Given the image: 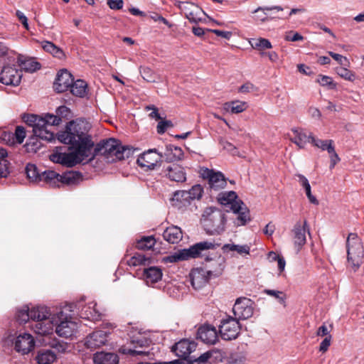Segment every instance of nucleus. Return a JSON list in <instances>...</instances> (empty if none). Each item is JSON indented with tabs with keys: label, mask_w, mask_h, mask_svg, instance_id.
Masks as SVG:
<instances>
[{
	"label": "nucleus",
	"mask_w": 364,
	"mask_h": 364,
	"mask_svg": "<svg viewBox=\"0 0 364 364\" xmlns=\"http://www.w3.org/2000/svg\"><path fill=\"white\" fill-rule=\"evenodd\" d=\"M203 193V188L200 184L192 186L189 191H178L174 193V198L178 201L190 202L192 200H199Z\"/></svg>",
	"instance_id": "20"
},
{
	"label": "nucleus",
	"mask_w": 364,
	"mask_h": 364,
	"mask_svg": "<svg viewBox=\"0 0 364 364\" xmlns=\"http://www.w3.org/2000/svg\"><path fill=\"white\" fill-rule=\"evenodd\" d=\"M307 222L304 220V225H301V222H297L292 230L294 234V244L297 250L299 251L301 248L306 244V232Z\"/></svg>",
	"instance_id": "22"
},
{
	"label": "nucleus",
	"mask_w": 364,
	"mask_h": 364,
	"mask_svg": "<svg viewBox=\"0 0 364 364\" xmlns=\"http://www.w3.org/2000/svg\"><path fill=\"white\" fill-rule=\"evenodd\" d=\"M245 361V358L242 355L231 353L230 355H228L225 364H244Z\"/></svg>",
	"instance_id": "59"
},
{
	"label": "nucleus",
	"mask_w": 364,
	"mask_h": 364,
	"mask_svg": "<svg viewBox=\"0 0 364 364\" xmlns=\"http://www.w3.org/2000/svg\"><path fill=\"white\" fill-rule=\"evenodd\" d=\"M255 302L246 297H240L236 299L232 308L234 316L240 320L247 319L253 315Z\"/></svg>",
	"instance_id": "8"
},
{
	"label": "nucleus",
	"mask_w": 364,
	"mask_h": 364,
	"mask_svg": "<svg viewBox=\"0 0 364 364\" xmlns=\"http://www.w3.org/2000/svg\"><path fill=\"white\" fill-rule=\"evenodd\" d=\"M264 293L269 296L275 297L276 299H278L280 304L285 303L287 296L283 291L273 289H264Z\"/></svg>",
	"instance_id": "58"
},
{
	"label": "nucleus",
	"mask_w": 364,
	"mask_h": 364,
	"mask_svg": "<svg viewBox=\"0 0 364 364\" xmlns=\"http://www.w3.org/2000/svg\"><path fill=\"white\" fill-rule=\"evenodd\" d=\"M309 138L311 139V143L318 147L321 149L323 151L326 150L328 152L333 151V140H321L318 139H316L311 134L309 136Z\"/></svg>",
	"instance_id": "41"
},
{
	"label": "nucleus",
	"mask_w": 364,
	"mask_h": 364,
	"mask_svg": "<svg viewBox=\"0 0 364 364\" xmlns=\"http://www.w3.org/2000/svg\"><path fill=\"white\" fill-rule=\"evenodd\" d=\"M219 333L222 339L225 341H232L236 339L241 330V325L239 320L235 316L225 315L221 320L218 326Z\"/></svg>",
	"instance_id": "6"
},
{
	"label": "nucleus",
	"mask_w": 364,
	"mask_h": 364,
	"mask_svg": "<svg viewBox=\"0 0 364 364\" xmlns=\"http://www.w3.org/2000/svg\"><path fill=\"white\" fill-rule=\"evenodd\" d=\"M27 178L32 182L41 181V173L38 170L37 166L33 164H28L25 168Z\"/></svg>",
	"instance_id": "44"
},
{
	"label": "nucleus",
	"mask_w": 364,
	"mask_h": 364,
	"mask_svg": "<svg viewBox=\"0 0 364 364\" xmlns=\"http://www.w3.org/2000/svg\"><path fill=\"white\" fill-rule=\"evenodd\" d=\"M93 362L95 364H118L119 356L114 353L100 351L93 354Z\"/></svg>",
	"instance_id": "25"
},
{
	"label": "nucleus",
	"mask_w": 364,
	"mask_h": 364,
	"mask_svg": "<svg viewBox=\"0 0 364 364\" xmlns=\"http://www.w3.org/2000/svg\"><path fill=\"white\" fill-rule=\"evenodd\" d=\"M58 321H55V332L60 336L65 338L71 337L74 333L75 323L68 320L67 316L63 317V313L60 311L58 313Z\"/></svg>",
	"instance_id": "16"
},
{
	"label": "nucleus",
	"mask_w": 364,
	"mask_h": 364,
	"mask_svg": "<svg viewBox=\"0 0 364 364\" xmlns=\"http://www.w3.org/2000/svg\"><path fill=\"white\" fill-rule=\"evenodd\" d=\"M132 343L133 344H136V347H148L151 343V340L150 338L140 336L139 337L132 338Z\"/></svg>",
	"instance_id": "60"
},
{
	"label": "nucleus",
	"mask_w": 364,
	"mask_h": 364,
	"mask_svg": "<svg viewBox=\"0 0 364 364\" xmlns=\"http://www.w3.org/2000/svg\"><path fill=\"white\" fill-rule=\"evenodd\" d=\"M48 323L46 324L45 321H36L35 331L38 334L46 335L50 333V331L52 330L51 324L54 321L48 320Z\"/></svg>",
	"instance_id": "51"
},
{
	"label": "nucleus",
	"mask_w": 364,
	"mask_h": 364,
	"mask_svg": "<svg viewBox=\"0 0 364 364\" xmlns=\"http://www.w3.org/2000/svg\"><path fill=\"white\" fill-rule=\"evenodd\" d=\"M208 184L210 191H218L225 188L227 180L222 172L216 171L208 181Z\"/></svg>",
	"instance_id": "29"
},
{
	"label": "nucleus",
	"mask_w": 364,
	"mask_h": 364,
	"mask_svg": "<svg viewBox=\"0 0 364 364\" xmlns=\"http://www.w3.org/2000/svg\"><path fill=\"white\" fill-rule=\"evenodd\" d=\"M82 159L77 156L75 151H71L65 154L64 166L72 168L78 164L82 163Z\"/></svg>",
	"instance_id": "48"
},
{
	"label": "nucleus",
	"mask_w": 364,
	"mask_h": 364,
	"mask_svg": "<svg viewBox=\"0 0 364 364\" xmlns=\"http://www.w3.org/2000/svg\"><path fill=\"white\" fill-rule=\"evenodd\" d=\"M218 202L228 209H225L226 212L232 210L233 213L238 212L241 208V205H244V202L238 199V196L233 191L221 192L217 197Z\"/></svg>",
	"instance_id": "10"
},
{
	"label": "nucleus",
	"mask_w": 364,
	"mask_h": 364,
	"mask_svg": "<svg viewBox=\"0 0 364 364\" xmlns=\"http://www.w3.org/2000/svg\"><path fill=\"white\" fill-rule=\"evenodd\" d=\"M136 161L140 167L156 171H159L165 162L163 154L159 152L156 149L144 151Z\"/></svg>",
	"instance_id": "7"
},
{
	"label": "nucleus",
	"mask_w": 364,
	"mask_h": 364,
	"mask_svg": "<svg viewBox=\"0 0 364 364\" xmlns=\"http://www.w3.org/2000/svg\"><path fill=\"white\" fill-rule=\"evenodd\" d=\"M13 136H15L16 143L19 144H22L26 137L25 128L22 126H17Z\"/></svg>",
	"instance_id": "63"
},
{
	"label": "nucleus",
	"mask_w": 364,
	"mask_h": 364,
	"mask_svg": "<svg viewBox=\"0 0 364 364\" xmlns=\"http://www.w3.org/2000/svg\"><path fill=\"white\" fill-rule=\"evenodd\" d=\"M196 338L204 343L215 344L218 341V332L214 326L205 323L198 328Z\"/></svg>",
	"instance_id": "14"
},
{
	"label": "nucleus",
	"mask_w": 364,
	"mask_h": 364,
	"mask_svg": "<svg viewBox=\"0 0 364 364\" xmlns=\"http://www.w3.org/2000/svg\"><path fill=\"white\" fill-rule=\"evenodd\" d=\"M347 261L356 272L363 263L364 249L361 239L356 233H350L346 240Z\"/></svg>",
	"instance_id": "4"
},
{
	"label": "nucleus",
	"mask_w": 364,
	"mask_h": 364,
	"mask_svg": "<svg viewBox=\"0 0 364 364\" xmlns=\"http://www.w3.org/2000/svg\"><path fill=\"white\" fill-rule=\"evenodd\" d=\"M222 250L223 252H228L229 251H236L238 254L250 253V247L247 245H239L235 244H225L223 246Z\"/></svg>",
	"instance_id": "49"
},
{
	"label": "nucleus",
	"mask_w": 364,
	"mask_h": 364,
	"mask_svg": "<svg viewBox=\"0 0 364 364\" xmlns=\"http://www.w3.org/2000/svg\"><path fill=\"white\" fill-rule=\"evenodd\" d=\"M109 332L102 330H97L90 333L85 341V346L87 348L95 349L105 345L107 341Z\"/></svg>",
	"instance_id": "21"
},
{
	"label": "nucleus",
	"mask_w": 364,
	"mask_h": 364,
	"mask_svg": "<svg viewBox=\"0 0 364 364\" xmlns=\"http://www.w3.org/2000/svg\"><path fill=\"white\" fill-rule=\"evenodd\" d=\"M296 176L299 178V183L304 188L306 196H307L308 199L309 200L310 203H311L314 205H318V200L311 193V186L309 182V180L306 178V177H305L304 175L300 174V173L297 174Z\"/></svg>",
	"instance_id": "39"
},
{
	"label": "nucleus",
	"mask_w": 364,
	"mask_h": 364,
	"mask_svg": "<svg viewBox=\"0 0 364 364\" xmlns=\"http://www.w3.org/2000/svg\"><path fill=\"white\" fill-rule=\"evenodd\" d=\"M317 82L323 87H327L329 90H336L337 84L333 80L331 77L319 75Z\"/></svg>",
	"instance_id": "53"
},
{
	"label": "nucleus",
	"mask_w": 364,
	"mask_h": 364,
	"mask_svg": "<svg viewBox=\"0 0 364 364\" xmlns=\"http://www.w3.org/2000/svg\"><path fill=\"white\" fill-rule=\"evenodd\" d=\"M336 73L346 80L353 82L356 77L355 73L348 70L346 66H342L336 68Z\"/></svg>",
	"instance_id": "52"
},
{
	"label": "nucleus",
	"mask_w": 364,
	"mask_h": 364,
	"mask_svg": "<svg viewBox=\"0 0 364 364\" xmlns=\"http://www.w3.org/2000/svg\"><path fill=\"white\" fill-rule=\"evenodd\" d=\"M220 244L215 241H203L191 245L189 248L178 250L173 254L164 257L162 262L164 263H174L180 261L187 260L190 258H198L202 257V252L208 250H215Z\"/></svg>",
	"instance_id": "3"
},
{
	"label": "nucleus",
	"mask_w": 364,
	"mask_h": 364,
	"mask_svg": "<svg viewBox=\"0 0 364 364\" xmlns=\"http://www.w3.org/2000/svg\"><path fill=\"white\" fill-rule=\"evenodd\" d=\"M87 84L83 80H74L69 87L70 92L76 97H84L87 92Z\"/></svg>",
	"instance_id": "36"
},
{
	"label": "nucleus",
	"mask_w": 364,
	"mask_h": 364,
	"mask_svg": "<svg viewBox=\"0 0 364 364\" xmlns=\"http://www.w3.org/2000/svg\"><path fill=\"white\" fill-rule=\"evenodd\" d=\"M56 358L55 353L52 350L41 348L37 351L35 359L38 364H52Z\"/></svg>",
	"instance_id": "32"
},
{
	"label": "nucleus",
	"mask_w": 364,
	"mask_h": 364,
	"mask_svg": "<svg viewBox=\"0 0 364 364\" xmlns=\"http://www.w3.org/2000/svg\"><path fill=\"white\" fill-rule=\"evenodd\" d=\"M40 138L36 136L34 133L31 136L24 145L26 150L28 153H36L42 146V144L40 141Z\"/></svg>",
	"instance_id": "42"
},
{
	"label": "nucleus",
	"mask_w": 364,
	"mask_h": 364,
	"mask_svg": "<svg viewBox=\"0 0 364 364\" xmlns=\"http://www.w3.org/2000/svg\"><path fill=\"white\" fill-rule=\"evenodd\" d=\"M120 145L121 141L114 138L101 140L96 144L92 156L85 164L92 161L97 155L104 156L108 162L113 163L117 161L118 158L117 151H119Z\"/></svg>",
	"instance_id": "5"
},
{
	"label": "nucleus",
	"mask_w": 364,
	"mask_h": 364,
	"mask_svg": "<svg viewBox=\"0 0 364 364\" xmlns=\"http://www.w3.org/2000/svg\"><path fill=\"white\" fill-rule=\"evenodd\" d=\"M49 125L47 123L46 119L45 117H40L37 115L36 122L34 126V129H33V133L36 134V132H39L43 129L48 127Z\"/></svg>",
	"instance_id": "62"
},
{
	"label": "nucleus",
	"mask_w": 364,
	"mask_h": 364,
	"mask_svg": "<svg viewBox=\"0 0 364 364\" xmlns=\"http://www.w3.org/2000/svg\"><path fill=\"white\" fill-rule=\"evenodd\" d=\"M225 258L221 255L215 254L213 257L206 256L204 268L209 275L216 278L222 275L225 267Z\"/></svg>",
	"instance_id": "11"
},
{
	"label": "nucleus",
	"mask_w": 364,
	"mask_h": 364,
	"mask_svg": "<svg viewBox=\"0 0 364 364\" xmlns=\"http://www.w3.org/2000/svg\"><path fill=\"white\" fill-rule=\"evenodd\" d=\"M90 129V124L85 120L73 119L66 124L64 130L56 134V138L60 143L70 145V148H72L85 139L91 138L92 136L88 134Z\"/></svg>",
	"instance_id": "1"
},
{
	"label": "nucleus",
	"mask_w": 364,
	"mask_h": 364,
	"mask_svg": "<svg viewBox=\"0 0 364 364\" xmlns=\"http://www.w3.org/2000/svg\"><path fill=\"white\" fill-rule=\"evenodd\" d=\"M201 224L207 235H219L225 230L227 218L224 210L218 208L208 207L203 211Z\"/></svg>",
	"instance_id": "2"
},
{
	"label": "nucleus",
	"mask_w": 364,
	"mask_h": 364,
	"mask_svg": "<svg viewBox=\"0 0 364 364\" xmlns=\"http://www.w3.org/2000/svg\"><path fill=\"white\" fill-rule=\"evenodd\" d=\"M41 46L46 52L51 54L53 57L59 60H64L66 57L64 51L53 42L44 41L41 42Z\"/></svg>",
	"instance_id": "34"
},
{
	"label": "nucleus",
	"mask_w": 364,
	"mask_h": 364,
	"mask_svg": "<svg viewBox=\"0 0 364 364\" xmlns=\"http://www.w3.org/2000/svg\"><path fill=\"white\" fill-rule=\"evenodd\" d=\"M31 320L47 321L50 319L51 313L47 306H38L31 309Z\"/></svg>",
	"instance_id": "33"
},
{
	"label": "nucleus",
	"mask_w": 364,
	"mask_h": 364,
	"mask_svg": "<svg viewBox=\"0 0 364 364\" xmlns=\"http://www.w3.org/2000/svg\"><path fill=\"white\" fill-rule=\"evenodd\" d=\"M22 70L15 65H4L0 73V82L6 85L18 86L21 80Z\"/></svg>",
	"instance_id": "12"
},
{
	"label": "nucleus",
	"mask_w": 364,
	"mask_h": 364,
	"mask_svg": "<svg viewBox=\"0 0 364 364\" xmlns=\"http://www.w3.org/2000/svg\"><path fill=\"white\" fill-rule=\"evenodd\" d=\"M50 346L51 348L57 350L59 353H65L69 347V344L67 342L60 341L57 338L53 339L50 342Z\"/></svg>",
	"instance_id": "56"
},
{
	"label": "nucleus",
	"mask_w": 364,
	"mask_h": 364,
	"mask_svg": "<svg viewBox=\"0 0 364 364\" xmlns=\"http://www.w3.org/2000/svg\"><path fill=\"white\" fill-rule=\"evenodd\" d=\"M235 213L238 214L237 217L234 221V224L236 226L245 225L248 222L251 220L250 210L245 203L244 205H241V208L238 212H236Z\"/></svg>",
	"instance_id": "38"
},
{
	"label": "nucleus",
	"mask_w": 364,
	"mask_h": 364,
	"mask_svg": "<svg viewBox=\"0 0 364 364\" xmlns=\"http://www.w3.org/2000/svg\"><path fill=\"white\" fill-rule=\"evenodd\" d=\"M173 127V124L171 120L161 119L156 127L157 133L159 134H164L168 128Z\"/></svg>",
	"instance_id": "61"
},
{
	"label": "nucleus",
	"mask_w": 364,
	"mask_h": 364,
	"mask_svg": "<svg viewBox=\"0 0 364 364\" xmlns=\"http://www.w3.org/2000/svg\"><path fill=\"white\" fill-rule=\"evenodd\" d=\"M11 164L8 160L7 150L0 147V178H7L11 172Z\"/></svg>",
	"instance_id": "30"
},
{
	"label": "nucleus",
	"mask_w": 364,
	"mask_h": 364,
	"mask_svg": "<svg viewBox=\"0 0 364 364\" xmlns=\"http://www.w3.org/2000/svg\"><path fill=\"white\" fill-rule=\"evenodd\" d=\"M183 155V151L181 147L173 144H168L166 146V151L163 156L165 162L173 163L182 160Z\"/></svg>",
	"instance_id": "23"
},
{
	"label": "nucleus",
	"mask_w": 364,
	"mask_h": 364,
	"mask_svg": "<svg viewBox=\"0 0 364 364\" xmlns=\"http://www.w3.org/2000/svg\"><path fill=\"white\" fill-rule=\"evenodd\" d=\"M247 107L245 102L232 101L224 104V108L227 110L230 109L232 113L239 114L245 111Z\"/></svg>",
	"instance_id": "46"
},
{
	"label": "nucleus",
	"mask_w": 364,
	"mask_h": 364,
	"mask_svg": "<svg viewBox=\"0 0 364 364\" xmlns=\"http://www.w3.org/2000/svg\"><path fill=\"white\" fill-rule=\"evenodd\" d=\"M83 181V175L78 171H68L60 174V183L63 185L76 186Z\"/></svg>",
	"instance_id": "24"
},
{
	"label": "nucleus",
	"mask_w": 364,
	"mask_h": 364,
	"mask_svg": "<svg viewBox=\"0 0 364 364\" xmlns=\"http://www.w3.org/2000/svg\"><path fill=\"white\" fill-rule=\"evenodd\" d=\"M18 63L21 70L27 73H33L41 68V64L34 58L24 59L23 55L18 57Z\"/></svg>",
	"instance_id": "28"
},
{
	"label": "nucleus",
	"mask_w": 364,
	"mask_h": 364,
	"mask_svg": "<svg viewBox=\"0 0 364 364\" xmlns=\"http://www.w3.org/2000/svg\"><path fill=\"white\" fill-rule=\"evenodd\" d=\"M160 171L161 175L167 177L172 181L183 183L186 181L184 168L177 164L164 162Z\"/></svg>",
	"instance_id": "9"
},
{
	"label": "nucleus",
	"mask_w": 364,
	"mask_h": 364,
	"mask_svg": "<svg viewBox=\"0 0 364 364\" xmlns=\"http://www.w3.org/2000/svg\"><path fill=\"white\" fill-rule=\"evenodd\" d=\"M73 75L65 68L60 70L53 82V89L58 93L68 90L73 82Z\"/></svg>",
	"instance_id": "17"
},
{
	"label": "nucleus",
	"mask_w": 364,
	"mask_h": 364,
	"mask_svg": "<svg viewBox=\"0 0 364 364\" xmlns=\"http://www.w3.org/2000/svg\"><path fill=\"white\" fill-rule=\"evenodd\" d=\"M291 131L294 136L291 139V141L296 144L299 148H304L307 142L311 143V139L302 131L296 129H292Z\"/></svg>",
	"instance_id": "40"
},
{
	"label": "nucleus",
	"mask_w": 364,
	"mask_h": 364,
	"mask_svg": "<svg viewBox=\"0 0 364 364\" xmlns=\"http://www.w3.org/2000/svg\"><path fill=\"white\" fill-rule=\"evenodd\" d=\"M212 277L204 267L193 268L189 273L191 284L195 289L203 287Z\"/></svg>",
	"instance_id": "18"
},
{
	"label": "nucleus",
	"mask_w": 364,
	"mask_h": 364,
	"mask_svg": "<svg viewBox=\"0 0 364 364\" xmlns=\"http://www.w3.org/2000/svg\"><path fill=\"white\" fill-rule=\"evenodd\" d=\"M35 134H36L37 136H38L41 139L51 142L53 141H55V136L54 132L49 130L47 128L43 129L39 132H36Z\"/></svg>",
	"instance_id": "55"
},
{
	"label": "nucleus",
	"mask_w": 364,
	"mask_h": 364,
	"mask_svg": "<svg viewBox=\"0 0 364 364\" xmlns=\"http://www.w3.org/2000/svg\"><path fill=\"white\" fill-rule=\"evenodd\" d=\"M197 346L198 343L195 341L183 338L172 346L171 351L181 359L193 358V356L190 355L196 350Z\"/></svg>",
	"instance_id": "13"
},
{
	"label": "nucleus",
	"mask_w": 364,
	"mask_h": 364,
	"mask_svg": "<svg viewBox=\"0 0 364 364\" xmlns=\"http://www.w3.org/2000/svg\"><path fill=\"white\" fill-rule=\"evenodd\" d=\"M16 320L20 324L26 323L31 319V309L28 305L23 306L21 309H18L15 316Z\"/></svg>",
	"instance_id": "45"
},
{
	"label": "nucleus",
	"mask_w": 364,
	"mask_h": 364,
	"mask_svg": "<svg viewBox=\"0 0 364 364\" xmlns=\"http://www.w3.org/2000/svg\"><path fill=\"white\" fill-rule=\"evenodd\" d=\"M163 237L170 244L178 243L182 240V230L178 226L171 225L164 231Z\"/></svg>",
	"instance_id": "26"
},
{
	"label": "nucleus",
	"mask_w": 364,
	"mask_h": 364,
	"mask_svg": "<svg viewBox=\"0 0 364 364\" xmlns=\"http://www.w3.org/2000/svg\"><path fill=\"white\" fill-rule=\"evenodd\" d=\"M250 43L253 48L260 50L272 48L271 42L264 38H252L251 41H250Z\"/></svg>",
	"instance_id": "50"
},
{
	"label": "nucleus",
	"mask_w": 364,
	"mask_h": 364,
	"mask_svg": "<svg viewBox=\"0 0 364 364\" xmlns=\"http://www.w3.org/2000/svg\"><path fill=\"white\" fill-rule=\"evenodd\" d=\"M139 70L141 76L147 82H158L161 81V76L157 75L151 68L141 65Z\"/></svg>",
	"instance_id": "37"
},
{
	"label": "nucleus",
	"mask_w": 364,
	"mask_h": 364,
	"mask_svg": "<svg viewBox=\"0 0 364 364\" xmlns=\"http://www.w3.org/2000/svg\"><path fill=\"white\" fill-rule=\"evenodd\" d=\"M134 151V149H133L132 147L123 146L121 144L119 151H117V153L118 154L117 161H121L129 158L133 155Z\"/></svg>",
	"instance_id": "54"
},
{
	"label": "nucleus",
	"mask_w": 364,
	"mask_h": 364,
	"mask_svg": "<svg viewBox=\"0 0 364 364\" xmlns=\"http://www.w3.org/2000/svg\"><path fill=\"white\" fill-rule=\"evenodd\" d=\"M156 240L154 236H144L138 240L136 243V248L140 250H149L154 247Z\"/></svg>",
	"instance_id": "43"
},
{
	"label": "nucleus",
	"mask_w": 364,
	"mask_h": 364,
	"mask_svg": "<svg viewBox=\"0 0 364 364\" xmlns=\"http://www.w3.org/2000/svg\"><path fill=\"white\" fill-rule=\"evenodd\" d=\"M85 140L82 141L81 143L76 146L70 148V149H75V153H77V156H80L82 160L88 157V152L94 147L95 144L91 138L85 139Z\"/></svg>",
	"instance_id": "31"
},
{
	"label": "nucleus",
	"mask_w": 364,
	"mask_h": 364,
	"mask_svg": "<svg viewBox=\"0 0 364 364\" xmlns=\"http://www.w3.org/2000/svg\"><path fill=\"white\" fill-rule=\"evenodd\" d=\"M162 275V270L158 267L151 266L143 269V277L147 283H156L161 279Z\"/></svg>",
	"instance_id": "27"
},
{
	"label": "nucleus",
	"mask_w": 364,
	"mask_h": 364,
	"mask_svg": "<svg viewBox=\"0 0 364 364\" xmlns=\"http://www.w3.org/2000/svg\"><path fill=\"white\" fill-rule=\"evenodd\" d=\"M55 114L60 117L62 122L63 119H69L71 117V111L65 105H61L56 109Z\"/></svg>",
	"instance_id": "57"
},
{
	"label": "nucleus",
	"mask_w": 364,
	"mask_h": 364,
	"mask_svg": "<svg viewBox=\"0 0 364 364\" xmlns=\"http://www.w3.org/2000/svg\"><path fill=\"white\" fill-rule=\"evenodd\" d=\"M151 263V257H146L144 255H141L139 253H136L134 256H132L129 260H128L127 264L129 266H138V265H149Z\"/></svg>",
	"instance_id": "47"
},
{
	"label": "nucleus",
	"mask_w": 364,
	"mask_h": 364,
	"mask_svg": "<svg viewBox=\"0 0 364 364\" xmlns=\"http://www.w3.org/2000/svg\"><path fill=\"white\" fill-rule=\"evenodd\" d=\"M35 346L33 336L28 333L19 334L14 341V349L22 354H28Z\"/></svg>",
	"instance_id": "19"
},
{
	"label": "nucleus",
	"mask_w": 364,
	"mask_h": 364,
	"mask_svg": "<svg viewBox=\"0 0 364 364\" xmlns=\"http://www.w3.org/2000/svg\"><path fill=\"white\" fill-rule=\"evenodd\" d=\"M228 357L227 352L223 350H214L212 351H207L201 354L199 357L191 361V364H205L209 360L214 363H226Z\"/></svg>",
	"instance_id": "15"
},
{
	"label": "nucleus",
	"mask_w": 364,
	"mask_h": 364,
	"mask_svg": "<svg viewBox=\"0 0 364 364\" xmlns=\"http://www.w3.org/2000/svg\"><path fill=\"white\" fill-rule=\"evenodd\" d=\"M41 181H44L53 188H59L60 174L51 170L45 171L41 173Z\"/></svg>",
	"instance_id": "35"
},
{
	"label": "nucleus",
	"mask_w": 364,
	"mask_h": 364,
	"mask_svg": "<svg viewBox=\"0 0 364 364\" xmlns=\"http://www.w3.org/2000/svg\"><path fill=\"white\" fill-rule=\"evenodd\" d=\"M328 55L332 57L335 60H336L341 65L348 67L350 65V62L346 57H344L340 54L333 53L332 51L328 52Z\"/></svg>",
	"instance_id": "64"
}]
</instances>
